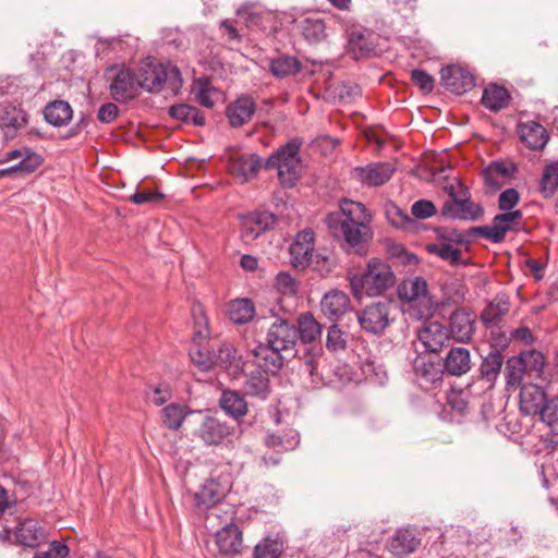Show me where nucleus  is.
Wrapping results in <instances>:
<instances>
[{
  "instance_id": "obj_1",
  "label": "nucleus",
  "mask_w": 558,
  "mask_h": 558,
  "mask_svg": "<svg viewBox=\"0 0 558 558\" xmlns=\"http://www.w3.org/2000/svg\"><path fill=\"white\" fill-rule=\"evenodd\" d=\"M372 216L367 208L359 202L344 199L340 211L330 213L326 223L335 238L342 236L352 248H359L373 238L371 228Z\"/></svg>"
},
{
  "instance_id": "obj_2",
  "label": "nucleus",
  "mask_w": 558,
  "mask_h": 558,
  "mask_svg": "<svg viewBox=\"0 0 558 558\" xmlns=\"http://www.w3.org/2000/svg\"><path fill=\"white\" fill-rule=\"evenodd\" d=\"M348 278L352 295L357 301L364 295H383L396 284V275L391 266L377 257L368 259L364 268L351 270Z\"/></svg>"
},
{
  "instance_id": "obj_3",
  "label": "nucleus",
  "mask_w": 558,
  "mask_h": 558,
  "mask_svg": "<svg viewBox=\"0 0 558 558\" xmlns=\"http://www.w3.org/2000/svg\"><path fill=\"white\" fill-rule=\"evenodd\" d=\"M397 294L409 316L416 320L430 317L436 310V302L423 277L404 278L397 287Z\"/></svg>"
},
{
  "instance_id": "obj_4",
  "label": "nucleus",
  "mask_w": 558,
  "mask_h": 558,
  "mask_svg": "<svg viewBox=\"0 0 558 558\" xmlns=\"http://www.w3.org/2000/svg\"><path fill=\"white\" fill-rule=\"evenodd\" d=\"M138 86L149 93L162 89L177 94L182 87L179 69L171 63H158L148 58L142 62L138 73Z\"/></svg>"
},
{
  "instance_id": "obj_5",
  "label": "nucleus",
  "mask_w": 558,
  "mask_h": 558,
  "mask_svg": "<svg viewBox=\"0 0 558 558\" xmlns=\"http://www.w3.org/2000/svg\"><path fill=\"white\" fill-rule=\"evenodd\" d=\"M301 143L296 140L288 142L265 162L266 169H276L278 179L284 186H293L299 179L301 160L299 157Z\"/></svg>"
},
{
  "instance_id": "obj_6",
  "label": "nucleus",
  "mask_w": 558,
  "mask_h": 558,
  "mask_svg": "<svg viewBox=\"0 0 558 558\" xmlns=\"http://www.w3.org/2000/svg\"><path fill=\"white\" fill-rule=\"evenodd\" d=\"M198 316L195 320V332L193 338V347L190 349L191 361L202 371H209L216 367V350L204 342L209 336L207 319L202 308H197Z\"/></svg>"
},
{
  "instance_id": "obj_7",
  "label": "nucleus",
  "mask_w": 558,
  "mask_h": 558,
  "mask_svg": "<svg viewBox=\"0 0 558 558\" xmlns=\"http://www.w3.org/2000/svg\"><path fill=\"white\" fill-rule=\"evenodd\" d=\"M109 92L113 100L126 104L137 97L140 93L138 81L134 73L125 65L114 64L108 68Z\"/></svg>"
},
{
  "instance_id": "obj_8",
  "label": "nucleus",
  "mask_w": 558,
  "mask_h": 558,
  "mask_svg": "<svg viewBox=\"0 0 558 558\" xmlns=\"http://www.w3.org/2000/svg\"><path fill=\"white\" fill-rule=\"evenodd\" d=\"M391 303L373 302L356 313L360 327L367 333L381 335L391 323Z\"/></svg>"
},
{
  "instance_id": "obj_9",
  "label": "nucleus",
  "mask_w": 558,
  "mask_h": 558,
  "mask_svg": "<svg viewBox=\"0 0 558 558\" xmlns=\"http://www.w3.org/2000/svg\"><path fill=\"white\" fill-rule=\"evenodd\" d=\"M522 218V211L519 209L504 211L494 217L492 225L473 228V231L493 243H500L507 232L520 228Z\"/></svg>"
},
{
  "instance_id": "obj_10",
  "label": "nucleus",
  "mask_w": 558,
  "mask_h": 558,
  "mask_svg": "<svg viewBox=\"0 0 558 558\" xmlns=\"http://www.w3.org/2000/svg\"><path fill=\"white\" fill-rule=\"evenodd\" d=\"M441 215L449 219L476 221L484 215V208L480 203L470 199L468 189H461L460 198L444 203Z\"/></svg>"
},
{
  "instance_id": "obj_11",
  "label": "nucleus",
  "mask_w": 558,
  "mask_h": 558,
  "mask_svg": "<svg viewBox=\"0 0 558 558\" xmlns=\"http://www.w3.org/2000/svg\"><path fill=\"white\" fill-rule=\"evenodd\" d=\"M298 342L296 326L287 319H276L268 329L267 343L275 350L294 351Z\"/></svg>"
},
{
  "instance_id": "obj_12",
  "label": "nucleus",
  "mask_w": 558,
  "mask_h": 558,
  "mask_svg": "<svg viewBox=\"0 0 558 558\" xmlns=\"http://www.w3.org/2000/svg\"><path fill=\"white\" fill-rule=\"evenodd\" d=\"M277 223V216L268 210H257L242 217L241 238L245 242L257 239Z\"/></svg>"
},
{
  "instance_id": "obj_13",
  "label": "nucleus",
  "mask_w": 558,
  "mask_h": 558,
  "mask_svg": "<svg viewBox=\"0 0 558 558\" xmlns=\"http://www.w3.org/2000/svg\"><path fill=\"white\" fill-rule=\"evenodd\" d=\"M233 432L226 422L218 417L205 415L202 417L196 435L207 446H218Z\"/></svg>"
},
{
  "instance_id": "obj_14",
  "label": "nucleus",
  "mask_w": 558,
  "mask_h": 558,
  "mask_svg": "<svg viewBox=\"0 0 558 558\" xmlns=\"http://www.w3.org/2000/svg\"><path fill=\"white\" fill-rule=\"evenodd\" d=\"M441 84L451 93L461 95L471 90L475 85L472 73L459 65H448L441 69Z\"/></svg>"
},
{
  "instance_id": "obj_15",
  "label": "nucleus",
  "mask_w": 558,
  "mask_h": 558,
  "mask_svg": "<svg viewBox=\"0 0 558 558\" xmlns=\"http://www.w3.org/2000/svg\"><path fill=\"white\" fill-rule=\"evenodd\" d=\"M314 232L310 229L299 232L290 246L291 263L295 268L311 265L314 252Z\"/></svg>"
},
{
  "instance_id": "obj_16",
  "label": "nucleus",
  "mask_w": 558,
  "mask_h": 558,
  "mask_svg": "<svg viewBox=\"0 0 558 558\" xmlns=\"http://www.w3.org/2000/svg\"><path fill=\"white\" fill-rule=\"evenodd\" d=\"M262 167V159L256 154H238L229 161L231 175L240 183L253 179Z\"/></svg>"
},
{
  "instance_id": "obj_17",
  "label": "nucleus",
  "mask_w": 558,
  "mask_h": 558,
  "mask_svg": "<svg viewBox=\"0 0 558 558\" xmlns=\"http://www.w3.org/2000/svg\"><path fill=\"white\" fill-rule=\"evenodd\" d=\"M216 546L222 556L240 555L243 548L242 532L234 523H229L218 530L215 536Z\"/></svg>"
},
{
  "instance_id": "obj_18",
  "label": "nucleus",
  "mask_w": 558,
  "mask_h": 558,
  "mask_svg": "<svg viewBox=\"0 0 558 558\" xmlns=\"http://www.w3.org/2000/svg\"><path fill=\"white\" fill-rule=\"evenodd\" d=\"M417 338L426 351L438 352L449 339V332L439 322H425L417 331Z\"/></svg>"
},
{
  "instance_id": "obj_19",
  "label": "nucleus",
  "mask_w": 558,
  "mask_h": 558,
  "mask_svg": "<svg viewBox=\"0 0 558 558\" xmlns=\"http://www.w3.org/2000/svg\"><path fill=\"white\" fill-rule=\"evenodd\" d=\"M26 123L27 113L20 106L0 104V128L5 137H14Z\"/></svg>"
},
{
  "instance_id": "obj_20",
  "label": "nucleus",
  "mask_w": 558,
  "mask_h": 558,
  "mask_svg": "<svg viewBox=\"0 0 558 558\" xmlns=\"http://www.w3.org/2000/svg\"><path fill=\"white\" fill-rule=\"evenodd\" d=\"M475 316L465 308L454 311L449 319V336L458 342H468L475 331Z\"/></svg>"
},
{
  "instance_id": "obj_21",
  "label": "nucleus",
  "mask_w": 558,
  "mask_h": 558,
  "mask_svg": "<svg viewBox=\"0 0 558 558\" xmlns=\"http://www.w3.org/2000/svg\"><path fill=\"white\" fill-rule=\"evenodd\" d=\"M349 295L338 289L325 293L320 302L323 314L331 322H338L349 310Z\"/></svg>"
},
{
  "instance_id": "obj_22",
  "label": "nucleus",
  "mask_w": 558,
  "mask_h": 558,
  "mask_svg": "<svg viewBox=\"0 0 558 558\" xmlns=\"http://www.w3.org/2000/svg\"><path fill=\"white\" fill-rule=\"evenodd\" d=\"M46 539L44 529L33 519H24L14 531V544L36 548Z\"/></svg>"
},
{
  "instance_id": "obj_23",
  "label": "nucleus",
  "mask_w": 558,
  "mask_h": 558,
  "mask_svg": "<svg viewBox=\"0 0 558 558\" xmlns=\"http://www.w3.org/2000/svg\"><path fill=\"white\" fill-rule=\"evenodd\" d=\"M216 366L223 368L232 378H238L244 371V361L239 355L236 349L229 344L222 343L216 350Z\"/></svg>"
},
{
  "instance_id": "obj_24",
  "label": "nucleus",
  "mask_w": 558,
  "mask_h": 558,
  "mask_svg": "<svg viewBox=\"0 0 558 558\" xmlns=\"http://www.w3.org/2000/svg\"><path fill=\"white\" fill-rule=\"evenodd\" d=\"M255 109L256 106L253 98L242 96L228 106L226 113L231 126L240 128L252 119Z\"/></svg>"
},
{
  "instance_id": "obj_25",
  "label": "nucleus",
  "mask_w": 558,
  "mask_h": 558,
  "mask_svg": "<svg viewBox=\"0 0 558 558\" xmlns=\"http://www.w3.org/2000/svg\"><path fill=\"white\" fill-rule=\"evenodd\" d=\"M355 172L363 183L378 186L389 181L395 172V167L389 162H378L371 163L365 168H356Z\"/></svg>"
},
{
  "instance_id": "obj_26",
  "label": "nucleus",
  "mask_w": 558,
  "mask_h": 558,
  "mask_svg": "<svg viewBox=\"0 0 558 558\" xmlns=\"http://www.w3.org/2000/svg\"><path fill=\"white\" fill-rule=\"evenodd\" d=\"M518 132L520 140L533 150L544 148L549 138L546 129L534 121L521 123Z\"/></svg>"
},
{
  "instance_id": "obj_27",
  "label": "nucleus",
  "mask_w": 558,
  "mask_h": 558,
  "mask_svg": "<svg viewBox=\"0 0 558 558\" xmlns=\"http://www.w3.org/2000/svg\"><path fill=\"white\" fill-rule=\"evenodd\" d=\"M544 390L536 385H524L520 392V410L526 415H536L546 402Z\"/></svg>"
},
{
  "instance_id": "obj_28",
  "label": "nucleus",
  "mask_w": 558,
  "mask_h": 558,
  "mask_svg": "<svg viewBox=\"0 0 558 558\" xmlns=\"http://www.w3.org/2000/svg\"><path fill=\"white\" fill-rule=\"evenodd\" d=\"M471 354L466 348H451L445 359V369L453 376H461L471 369Z\"/></svg>"
},
{
  "instance_id": "obj_29",
  "label": "nucleus",
  "mask_w": 558,
  "mask_h": 558,
  "mask_svg": "<svg viewBox=\"0 0 558 558\" xmlns=\"http://www.w3.org/2000/svg\"><path fill=\"white\" fill-rule=\"evenodd\" d=\"M281 350H275L271 345L258 344L253 354L256 359L258 367L264 368L267 373L276 374L282 367Z\"/></svg>"
},
{
  "instance_id": "obj_30",
  "label": "nucleus",
  "mask_w": 558,
  "mask_h": 558,
  "mask_svg": "<svg viewBox=\"0 0 558 558\" xmlns=\"http://www.w3.org/2000/svg\"><path fill=\"white\" fill-rule=\"evenodd\" d=\"M44 116L49 124L60 128L66 125L71 121L73 110L68 101L53 100L45 107Z\"/></svg>"
},
{
  "instance_id": "obj_31",
  "label": "nucleus",
  "mask_w": 558,
  "mask_h": 558,
  "mask_svg": "<svg viewBox=\"0 0 558 558\" xmlns=\"http://www.w3.org/2000/svg\"><path fill=\"white\" fill-rule=\"evenodd\" d=\"M322 330V325L312 313L305 312L299 315L296 327L298 340L300 339L303 343H312L320 338Z\"/></svg>"
},
{
  "instance_id": "obj_32",
  "label": "nucleus",
  "mask_w": 558,
  "mask_h": 558,
  "mask_svg": "<svg viewBox=\"0 0 558 558\" xmlns=\"http://www.w3.org/2000/svg\"><path fill=\"white\" fill-rule=\"evenodd\" d=\"M509 92L496 84L488 85L482 95V104L489 111L497 112L505 109L509 105Z\"/></svg>"
},
{
  "instance_id": "obj_33",
  "label": "nucleus",
  "mask_w": 558,
  "mask_h": 558,
  "mask_svg": "<svg viewBox=\"0 0 558 558\" xmlns=\"http://www.w3.org/2000/svg\"><path fill=\"white\" fill-rule=\"evenodd\" d=\"M509 312V301L505 295H497L481 313V320L486 327L497 325Z\"/></svg>"
},
{
  "instance_id": "obj_34",
  "label": "nucleus",
  "mask_w": 558,
  "mask_h": 558,
  "mask_svg": "<svg viewBox=\"0 0 558 558\" xmlns=\"http://www.w3.org/2000/svg\"><path fill=\"white\" fill-rule=\"evenodd\" d=\"M413 367L422 384L436 386L442 380L444 372L440 366L430 362L425 356H417L414 360Z\"/></svg>"
},
{
  "instance_id": "obj_35",
  "label": "nucleus",
  "mask_w": 558,
  "mask_h": 558,
  "mask_svg": "<svg viewBox=\"0 0 558 558\" xmlns=\"http://www.w3.org/2000/svg\"><path fill=\"white\" fill-rule=\"evenodd\" d=\"M226 494V489L216 480L206 481L201 489L195 494V500L198 506L210 508L218 504Z\"/></svg>"
},
{
  "instance_id": "obj_36",
  "label": "nucleus",
  "mask_w": 558,
  "mask_h": 558,
  "mask_svg": "<svg viewBox=\"0 0 558 558\" xmlns=\"http://www.w3.org/2000/svg\"><path fill=\"white\" fill-rule=\"evenodd\" d=\"M417 545L418 541L415 538L412 532L408 530H399L390 539L388 548L392 555L402 557L413 553Z\"/></svg>"
},
{
  "instance_id": "obj_37",
  "label": "nucleus",
  "mask_w": 558,
  "mask_h": 558,
  "mask_svg": "<svg viewBox=\"0 0 558 558\" xmlns=\"http://www.w3.org/2000/svg\"><path fill=\"white\" fill-rule=\"evenodd\" d=\"M228 316L234 324H246L255 316V306L250 299L232 300L228 304Z\"/></svg>"
},
{
  "instance_id": "obj_38",
  "label": "nucleus",
  "mask_w": 558,
  "mask_h": 558,
  "mask_svg": "<svg viewBox=\"0 0 558 558\" xmlns=\"http://www.w3.org/2000/svg\"><path fill=\"white\" fill-rule=\"evenodd\" d=\"M221 409L234 418L242 417L247 412V404L243 396L234 390H225L220 397Z\"/></svg>"
},
{
  "instance_id": "obj_39",
  "label": "nucleus",
  "mask_w": 558,
  "mask_h": 558,
  "mask_svg": "<svg viewBox=\"0 0 558 558\" xmlns=\"http://www.w3.org/2000/svg\"><path fill=\"white\" fill-rule=\"evenodd\" d=\"M298 29L311 44H317L326 38V25L319 17H305L298 23Z\"/></svg>"
},
{
  "instance_id": "obj_40",
  "label": "nucleus",
  "mask_w": 558,
  "mask_h": 558,
  "mask_svg": "<svg viewBox=\"0 0 558 558\" xmlns=\"http://www.w3.org/2000/svg\"><path fill=\"white\" fill-rule=\"evenodd\" d=\"M539 410L536 414L539 415L543 423L551 428L548 441L558 444V397L547 399Z\"/></svg>"
},
{
  "instance_id": "obj_41",
  "label": "nucleus",
  "mask_w": 558,
  "mask_h": 558,
  "mask_svg": "<svg viewBox=\"0 0 558 558\" xmlns=\"http://www.w3.org/2000/svg\"><path fill=\"white\" fill-rule=\"evenodd\" d=\"M192 413L186 407L171 403L161 410L162 424L171 430H178L184 418Z\"/></svg>"
},
{
  "instance_id": "obj_42",
  "label": "nucleus",
  "mask_w": 558,
  "mask_h": 558,
  "mask_svg": "<svg viewBox=\"0 0 558 558\" xmlns=\"http://www.w3.org/2000/svg\"><path fill=\"white\" fill-rule=\"evenodd\" d=\"M269 70L274 76L284 78L296 74L301 70V63L294 57L281 56L270 61Z\"/></svg>"
},
{
  "instance_id": "obj_43",
  "label": "nucleus",
  "mask_w": 558,
  "mask_h": 558,
  "mask_svg": "<svg viewBox=\"0 0 558 558\" xmlns=\"http://www.w3.org/2000/svg\"><path fill=\"white\" fill-rule=\"evenodd\" d=\"M504 357L498 350H494L484 357L480 372L484 379L494 383L500 374Z\"/></svg>"
},
{
  "instance_id": "obj_44",
  "label": "nucleus",
  "mask_w": 558,
  "mask_h": 558,
  "mask_svg": "<svg viewBox=\"0 0 558 558\" xmlns=\"http://www.w3.org/2000/svg\"><path fill=\"white\" fill-rule=\"evenodd\" d=\"M169 116L182 122H192L197 126L205 124V118L199 113L198 109L186 104L171 106L169 108Z\"/></svg>"
},
{
  "instance_id": "obj_45",
  "label": "nucleus",
  "mask_w": 558,
  "mask_h": 558,
  "mask_svg": "<svg viewBox=\"0 0 558 558\" xmlns=\"http://www.w3.org/2000/svg\"><path fill=\"white\" fill-rule=\"evenodd\" d=\"M192 93L197 102L202 106L206 108H213L215 106L214 97L218 95V92L207 78L196 80L193 84Z\"/></svg>"
},
{
  "instance_id": "obj_46",
  "label": "nucleus",
  "mask_w": 558,
  "mask_h": 558,
  "mask_svg": "<svg viewBox=\"0 0 558 558\" xmlns=\"http://www.w3.org/2000/svg\"><path fill=\"white\" fill-rule=\"evenodd\" d=\"M514 171L515 167L512 163L506 165L502 161H494L484 172L485 184L489 187L498 189L500 186V183L497 180L498 177L507 178Z\"/></svg>"
},
{
  "instance_id": "obj_47",
  "label": "nucleus",
  "mask_w": 558,
  "mask_h": 558,
  "mask_svg": "<svg viewBox=\"0 0 558 558\" xmlns=\"http://www.w3.org/2000/svg\"><path fill=\"white\" fill-rule=\"evenodd\" d=\"M558 189V162L545 166L541 179V193L545 198L551 197Z\"/></svg>"
},
{
  "instance_id": "obj_48",
  "label": "nucleus",
  "mask_w": 558,
  "mask_h": 558,
  "mask_svg": "<svg viewBox=\"0 0 558 558\" xmlns=\"http://www.w3.org/2000/svg\"><path fill=\"white\" fill-rule=\"evenodd\" d=\"M244 389L247 395L265 399L268 393V378L260 372H253L246 378Z\"/></svg>"
},
{
  "instance_id": "obj_49",
  "label": "nucleus",
  "mask_w": 558,
  "mask_h": 558,
  "mask_svg": "<svg viewBox=\"0 0 558 558\" xmlns=\"http://www.w3.org/2000/svg\"><path fill=\"white\" fill-rule=\"evenodd\" d=\"M427 252L439 256L451 265H458L461 262V251L451 243L440 242L427 245Z\"/></svg>"
},
{
  "instance_id": "obj_50",
  "label": "nucleus",
  "mask_w": 558,
  "mask_h": 558,
  "mask_svg": "<svg viewBox=\"0 0 558 558\" xmlns=\"http://www.w3.org/2000/svg\"><path fill=\"white\" fill-rule=\"evenodd\" d=\"M239 17L243 19L247 27H264V20L271 16V13L257 10L254 5L244 4L238 11Z\"/></svg>"
},
{
  "instance_id": "obj_51",
  "label": "nucleus",
  "mask_w": 558,
  "mask_h": 558,
  "mask_svg": "<svg viewBox=\"0 0 558 558\" xmlns=\"http://www.w3.org/2000/svg\"><path fill=\"white\" fill-rule=\"evenodd\" d=\"M43 163V158L40 155L29 151L28 149H25L24 156L22 157L21 161L13 166L12 168L1 170L0 173H9L12 171H21L25 173H32L34 172L40 165Z\"/></svg>"
},
{
  "instance_id": "obj_52",
  "label": "nucleus",
  "mask_w": 558,
  "mask_h": 558,
  "mask_svg": "<svg viewBox=\"0 0 558 558\" xmlns=\"http://www.w3.org/2000/svg\"><path fill=\"white\" fill-rule=\"evenodd\" d=\"M282 545L276 539L264 538L254 548V558H279Z\"/></svg>"
},
{
  "instance_id": "obj_53",
  "label": "nucleus",
  "mask_w": 558,
  "mask_h": 558,
  "mask_svg": "<svg viewBox=\"0 0 558 558\" xmlns=\"http://www.w3.org/2000/svg\"><path fill=\"white\" fill-rule=\"evenodd\" d=\"M521 360L518 356L511 357L506 364V381L508 386H519L526 372Z\"/></svg>"
},
{
  "instance_id": "obj_54",
  "label": "nucleus",
  "mask_w": 558,
  "mask_h": 558,
  "mask_svg": "<svg viewBox=\"0 0 558 558\" xmlns=\"http://www.w3.org/2000/svg\"><path fill=\"white\" fill-rule=\"evenodd\" d=\"M518 357L523 362L522 364L526 372H533L536 375L542 373L545 359L541 352L535 350L526 351L521 353Z\"/></svg>"
},
{
  "instance_id": "obj_55",
  "label": "nucleus",
  "mask_w": 558,
  "mask_h": 558,
  "mask_svg": "<svg viewBox=\"0 0 558 558\" xmlns=\"http://www.w3.org/2000/svg\"><path fill=\"white\" fill-rule=\"evenodd\" d=\"M276 289L283 295L294 296L299 292V282L286 271H281L276 277Z\"/></svg>"
},
{
  "instance_id": "obj_56",
  "label": "nucleus",
  "mask_w": 558,
  "mask_h": 558,
  "mask_svg": "<svg viewBox=\"0 0 558 558\" xmlns=\"http://www.w3.org/2000/svg\"><path fill=\"white\" fill-rule=\"evenodd\" d=\"M347 339L338 325L333 324L327 332L326 347L329 351L338 352L345 349Z\"/></svg>"
},
{
  "instance_id": "obj_57",
  "label": "nucleus",
  "mask_w": 558,
  "mask_h": 558,
  "mask_svg": "<svg viewBox=\"0 0 558 558\" xmlns=\"http://www.w3.org/2000/svg\"><path fill=\"white\" fill-rule=\"evenodd\" d=\"M411 213L417 219H427L436 214V207L430 201L420 199L412 205Z\"/></svg>"
},
{
  "instance_id": "obj_58",
  "label": "nucleus",
  "mask_w": 558,
  "mask_h": 558,
  "mask_svg": "<svg viewBox=\"0 0 558 558\" xmlns=\"http://www.w3.org/2000/svg\"><path fill=\"white\" fill-rule=\"evenodd\" d=\"M520 195L515 189H507L502 191L498 198L499 209L502 211L514 210V206L519 203Z\"/></svg>"
},
{
  "instance_id": "obj_59",
  "label": "nucleus",
  "mask_w": 558,
  "mask_h": 558,
  "mask_svg": "<svg viewBox=\"0 0 558 558\" xmlns=\"http://www.w3.org/2000/svg\"><path fill=\"white\" fill-rule=\"evenodd\" d=\"M411 78L424 93H430L434 88L433 76L423 70H420V69L412 70Z\"/></svg>"
},
{
  "instance_id": "obj_60",
  "label": "nucleus",
  "mask_w": 558,
  "mask_h": 558,
  "mask_svg": "<svg viewBox=\"0 0 558 558\" xmlns=\"http://www.w3.org/2000/svg\"><path fill=\"white\" fill-rule=\"evenodd\" d=\"M163 198V194H161L160 192H154V191H138L136 193H134L130 199L134 203V204H147V203H151V204H155V203H159L161 199Z\"/></svg>"
},
{
  "instance_id": "obj_61",
  "label": "nucleus",
  "mask_w": 558,
  "mask_h": 558,
  "mask_svg": "<svg viewBox=\"0 0 558 558\" xmlns=\"http://www.w3.org/2000/svg\"><path fill=\"white\" fill-rule=\"evenodd\" d=\"M265 442L270 448L289 450L299 444V439L296 437H292L286 441L281 436L272 434L267 436Z\"/></svg>"
},
{
  "instance_id": "obj_62",
  "label": "nucleus",
  "mask_w": 558,
  "mask_h": 558,
  "mask_svg": "<svg viewBox=\"0 0 558 558\" xmlns=\"http://www.w3.org/2000/svg\"><path fill=\"white\" fill-rule=\"evenodd\" d=\"M119 114V108L113 102L104 104L97 113V118L102 123H110L116 120Z\"/></svg>"
},
{
  "instance_id": "obj_63",
  "label": "nucleus",
  "mask_w": 558,
  "mask_h": 558,
  "mask_svg": "<svg viewBox=\"0 0 558 558\" xmlns=\"http://www.w3.org/2000/svg\"><path fill=\"white\" fill-rule=\"evenodd\" d=\"M151 403L157 407L165 404L171 398V391L165 386H158L148 395Z\"/></svg>"
},
{
  "instance_id": "obj_64",
  "label": "nucleus",
  "mask_w": 558,
  "mask_h": 558,
  "mask_svg": "<svg viewBox=\"0 0 558 558\" xmlns=\"http://www.w3.org/2000/svg\"><path fill=\"white\" fill-rule=\"evenodd\" d=\"M387 216L397 228H403L410 221L409 217L395 206L387 210Z\"/></svg>"
}]
</instances>
